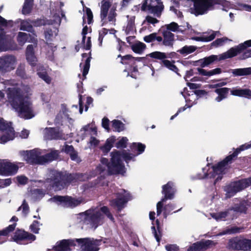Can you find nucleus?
Returning <instances> with one entry per match:
<instances>
[{"instance_id":"nucleus-56","label":"nucleus","mask_w":251,"mask_h":251,"mask_svg":"<svg viewBox=\"0 0 251 251\" xmlns=\"http://www.w3.org/2000/svg\"><path fill=\"white\" fill-rule=\"evenodd\" d=\"M167 30L168 31H172L176 32L178 30L179 26L178 24L175 22H172L170 24L166 25Z\"/></svg>"},{"instance_id":"nucleus-34","label":"nucleus","mask_w":251,"mask_h":251,"mask_svg":"<svg viewBox=\"0 0 251 251\" xmlns=\"http://www.w3.org/2000/svg\"><path fill=\"white\" fill-rule=\"evenodd\" d=\"M233 75L236 76H244L251 75V67L239 68L231 70Z\"/></svg>"},{"instance_id":"nucleus-45","label":"nucleus","mask_w":251,"mask_h":251,"mask_svg":"<svg viewBox=\"0 0 251 251\" xmlns=\"http://www.w3.org/2000/svg\"><path fill=\"white\" fill-rule=\"evenodd\" d=\"M16 225V223H14L12 225H9L7 227L3 229L2 230H0V236H7L10 232L14 230ZM3 242L4 241H0V244L3 243Z\"/></svg>"},{"instance_id":"nucleus-29","label":"nucleus","mask_w":251,"mask_h":251,"mask_svg":"<svg viewBox=\"0 0 251 251\" xmlns=\"http://www.w3.org/2000/svg\"><path fill=\"white\" fill-rule=\"evenodd\" d=\"M197 70L199 74L202 76H210L213 75H219L222 73V70L220 68H216L210 71H206L202 68H198Z\"/></svg>"},{"instance_id":"nucleus-43","label":"nucleus","mask_w":251,"mask_h":251,"mask_svg":"<svg viewBox=\"0 0 251 251\" xmlns=\"http://www.w3.org/2000/svg\"><path fill=\"white\" fill-rule=\"evenodd\" d=\"M197 49V48L193 46H185L181 49L177 50L181 54L185 55L194 52Z\"/></svg>"},{"instance_id":"nucleus-48","label":"nucleus","mask_w":251,"mask_h":251,"mask_svg":"<svg viewBox=\"0 0 251 251\" xmlns=\"http://www.w3.org/2000/svg\"><path fill=\"white\" fill-rule=\"evenodd\" d=\"M128 139L126 137H122L115 144V147L117 149H124L126 148L128 142Z\"/></svg>"},{"instance_id":"nucleus-64","label":"nucleus","mask_w":251,"mask_h":251,"mask_svg":"<svg viewBox=\"0 0 251 251\" xmlns=\"http://www.w3.org/2000/svg\"><path fill=\"white\" fill-rule=\"evenodd\" d=\"M16 179L21 185H24L28 182V178L25 176H18L16 177Z\"/></svg>"},{"instance_id":"nucleus-31","label":"nucleus","mask_w":251,"mask_h":251,"mask_svg":"<svg viewBox=\"0 0 251 251\" xmlns=\"http://www.w3.org/2000/svg\"><path fill=\"white\" fill-rule=\"evenodd\" d=\"M130 47L131 49L134 52L139 54H141L146 50L147 46L144 43L137 41L133 43Z\"/></svg>"},{"instance_id":"nucleus-40","label":"nucleus","mask_w":251,"mask_h":251,"mask_svg":"<svg viewBox=\"0 0 251 251\" xmlns=\"http://www.w3.org/2000/svg\"><path fill=\"white\" fill-rule=\"evenodd\" d=\"M219 32V31H213L212 34H211L208 36H206L204 35L200 36V37H195L194 39L197 41H201V42H209L214 40L216 37V33Z\"/></svg>"},{"instance_id":"nucleus-8","label":"nucleus","mask_w":251,"mask_h":251,"mask_svg":"<svg viewBox=\"0 0 251 251\" xmlns=\"http://www.w3.org/2000/svg\"><path fill=\"white\" fill-rule=\"evenodd\" d=\"M176 55V53L175 52H171L166 54L165 52L158 51L152 52L147 55V56L160 60V64L162 66L165 67L169 70L176 73L177 75H179L178 73L179 70L174 64L175 61L172 60V61H170V60L166 59L167 58H172L175 57Z\"/></svg>"},{"instance_id":"nucleus-17","label":"nucleus","mask_w":251,"mask_h":251,"mask_svg":"<svg viewBox=\"0 0 251 251\" xmlns=\"http://www.w3.org/2000/svg\"><path fill=\"white\" fill-rule=\"evenodd\" d=\"M213 241L210 240H201L193 243L187 249V251H205L211 247L215 246Z\"/></svg>"},{"instance_id":"nucleus-20","label":"nucleus","mask_w":251,"mask_h":251,"mask_svg":"<svg viewBox=\"0 0 251 251\" xmlns=\"http://www.w3.org/2000/svg\"><path fill=\"white\" fill-rule=\"evenodd\" d=\"M13 239L17 243L24 240L33 241L36 239V236L24 230H17L14 233Z\"/></svg>"},{"instance_id":"nucleus-55","label":"nucleus","mask_w":251,"mask_h":251,"mask_svg":"<svg viewBox=\"0 0 251 251\" xmlns=\"http://www.w3.org/2000/svg\"><path fill=\"white\" fill-rule=\"evenodd\" d=\"M45 38L47 41H51L53 36V31L50 28H47L44 31Z\"/></svg>"},{"instance_id":"nucleus-4","label":"nucleus","mask_w":251,"mask_h":251,"mask_svg":"<svg viewBox=\"0 0 251 251\" xmlns=\"http://www.w3.org/2000/svg\"><path fill=\"white\" fill-rule=\"evenodd\" d=\"M111 163L108 165V172L110 175L124 174L125 173V167L123 163L121 158L126 162L131 160L135 157V155L123 151L122 153L119 151L111 152Z\"/></svg>"},{"instance_id":"nucleus-7","label":"nucleus","mask_w":251,"mask_h":251,"mask_svg":"<svg viewBox=\"0 0 251 251\" xmlns=\"http://www.w3.org/2000/svg\"><path fill=\"white\" fill-rule=\"evenodd\" d=\"M193 6L190 8L191 13L195 16L202 15L215 9L217 4H220V0H191Z\"/></svg>"},{"instance_id":"nucleus-44","label":"nucleus","mask_w":251,"mask_h":251,"mask_svg":"<svg viewBox=\"0 0 251 251\" xmlns=\"http://www.w3.org/2000/svg\"><path fill=\"white\" fill-rule=\"evenodd\" d=\"M37 74L38 76L47 84H50L51 83V78L49 75L47 71L45 69H43L40 71H38Z\"/></svg>"},{"instance_id":"nucleus-22","label":"nucleus","mask_w":251,"mask_h":251,"mask_svg":"<svg viewBox=\"0 0 251 251\" xmlns=\"http://www.w3.org/2000/svg\"><path fill=\"white\" fill-rule=\"evenodd\" d=\"M40 156L38 154L37 151L34 150H30L26 151V153L24 155V159L30 165L39 164Z\"/></svg>"},{"instance_id":"nucleus-38","label":"nucleus","mask_w":251,"mask_h":251,"mask_svg":"<svg viewBox=\"0 0 251 251\" xmlns=\"http://www.w3.org/2000/svg\"><path fill=\"white\" fill-rule=\"evenodd\" d=\"M112 127L113 131L120 132L124 130L125 124L120 120H114L112 121Z\"/></svg>"},{"instance_id":"nucleus-1","label":"nucleus","mask_w":251,"mask_h":251,"mask_svg":"<svg viewBox=\"0 0 251 251\" xmlns=\"http://www.w3.org/2000/svg\"><path fill=\"white\" fill-rule=\"evenodd\" d=\"M7 97L9 103L21 117L30 119L34 116L31 102L20 88H8Z\"/></svg>"},{"instance_id":"nucleus-54","label":"nucleus","mask_w":251,"mask_h":251,"mask_svg":"<svg viewBox=\"0 0 251 251\" xmlns=\"http://www.w3.org/2000/svg\"><path fill=\"white\" fill-rule=\"evenodd\" d=\"M233 186L236 189L235 191L238 192L246 188L242 179L234 182L233 183Z\"/></svg>"},{"instance_id":"nucleus-51","label":"nucleus","mask_w":251,"mask_h":251,"mask_svg":"<svg viewBox=\"0 0 251 251\" xmlns=\"http://www.w3.org/2000/svg\"><path fill=\"white\" fill-rule=\"evenodd\" d=\"M116 10V7L113 5L112 7L110 9L108 16V19L109 22H115L116 21V17L117 16Z\"/></svg>"},{"instance_id":"nucleus-9","label":"nucleus","mask_w":251,"mask_h":251,"mask_svg":"<svg viewBox=\"0 0 251 251\" xmlns=\"http://www.w3.org/2000/svg\"><path fill=\"white\" fill-rule=\"evenodd\" d=\"M116 198L109 201L110 205L117 208L118 212L121 211L126 205L128 201L131 199V195L125 189L121 191L114 193Z\"/></svg>"},{"instance_id":"nucleus-46","label":"nucleus","mask_w":251,"mask_h":251,"mask_svg":"<svg viewBox=\"0 0 251 251\" xmlns=\"http://www.w3.org/2000/svg\"><path fill=\"white\" fill-rule=\"evenodd\" d=\"M30 22L32 24L33 26H34L35 27H40L48 24V20L44 17L31 20Z\"/></svg>"},{"instance_id":"nucleus-52","label":"nucleus","mask_w":251,"mask_h":251,"mask_svg":"<svg viewBox=\"0 0 251 251\" xmlns=\"http://www.w3.org/2000/svg\"><path fill=\"white\" fill-rule=\"evenodd\" d=\"M248 41H251V40H249ZM249 47H251V46L247 47L242 51L241 53H242V54L239 56V59L245 60L248 58L251 57V49H247Z\"/></svg>"},{"instance_id":"nucleus-21","label":"nucleus","mask_w":251,"mask_h":251,"mask_svg":"<svg viewBox=\"0 0 251 251\" xmlns=\"http://www.w3.org/2000/svg\"><path fill=\"white\" fill-rule=\"evenodd\" d=\"M62 133L59 131V128L56 127H46L44 137L49 140H58L62 139Z\"/></svg>"},{"instance_id":"nucleus-33","label":"nucleus","mask_w":251,"mask_h":251,"mask_svg":"<svg viewBox=\"0 0 251 251\" xmlns=\"http://www.w3.org/2000/svg\"><path fill=\"white\" fill-rule=\"evenodd\" d=\"M62 151L66 153L69 154L72 160H75L78 156L77 152L75 150L72 145H66L62 149Z\"/></svg>"},{"instance_id":"nucleus-27","label":"nucleus","mask_w":251,"mask_h":251,"mask_svg":"<svg viewBox=\"0 0 251 251\" xmlns=\"http://www.w3.org/2000/svg\"><path fill=\"white\" fill-rule=\"evenodd\" d=\"M231 95L251 99V90L249 89H233L230 91Z\"/></svg>"},{"instance_id":"nucleus-49","label":"nucleus","mask_w":251,"mask_h":251,"mask_svg":"<svg viewBox=\"0 0 251 251\" xmlns=\"http://www.w3.org/2000/svg\"><path fill=\"white\" fill-rule=\"evenodd\" d=\"M175 205L171 203L166 204L164 207L163 216L164 218H166L171 211L175 209Z\"/></svg>"},{"instance_id":"nucleus-32","label":"nucleus","mask_w":251,"mask_h":251,"mask_svg":"<svg viewBox=\"0 0 251 251\" xmlns=\"http://www.w3.org/2000/svg\"><path fill=\"white\" fill-rule=\"evenodd\" d=\"M20 29L21 30L26 31L31 33L33 35L35 34V31L33 27L32 24L27 20H22L20 23Z\"/></svg>"},{"instance_id":"nucleus-47","label":"nucleus","mask_w":251,"mask_h":251,"mask_svg":"<svg viewBox=\"0 0 251 251\" xmlns=\"http://www.w3.org/2000/svg\"><path fill=\"white\" fill-rule=\"evenodd\" d=\"M28 39V34L25 32H19L18 34L17 40L19 44L23 46Z\"/></svg>"},{"instance_id":"nucleus-2","label":"nucleus","mask_w":251,"mask_h":251,"mask_svg":"<svg viewBox=\"0 0 251 251\" xmlns=\"http://www.w3.org/2000/svg\"><path fill=\"white\" fill-rule=\"evenodd\" d=\"M251 46V40L246 41L243 43L239 44L238 45L231 48L227 51L224 52L219 55H211L209 56L205 57L202 59H199L197 61L199 63L201 68L209 66L213 64L215 62L221 60H225L228 58H231L240 54L247 47Z\"/></svg>"},{"instance_id":"nucleus-50","label":"nucleus","mask_w":251,"mask_h":251,"mask_svg":"<svg viewBox=\"0 0 251 251\" xmlns=\"http://www.w3.org/2000/svg\"><path fill=\"white\" fill-rule=\"evenodd\" d=\"M91 57H88L85 60L84 65H83V71H82V75L83 77H85L86 75H87L89 72V70L90 66V61H91Z\"/></svg>"},{"instance_id":"nucleus-35","label":"nucleus","mask_w":251,"mask_h":251,"mask_svg":"<svg viewBox=\"0 0 251 251\" xmlns=\"http://www.w3.org/2000/svg\"><path fill=\"white\" fill-rule=\"evenodd\" d=\"M10 36L5 31L0 32V52L4 50L8 43Z\"/></svg>"},{"instance_id":"nucleus-12","label":"nucleus","mask_w":251,"mask_h":251,"mask_svg":"<svg viewBox=\"0 0 251 251\" xmlns=\"http://www.w3.org/2000/svg\"><path fill=\"white\" fill-rule=\"evenodd\" d=\"M75 241L80 246L82 251H99L102 240L85 238L76 239Z\"/></svg>"},{"instance_id":"nucleus-15","label":"nucleus","mask_w":251,"mask_h":251,"mask_svg":"<svg viewBox=\"0 0 251 251\" xmlns=\"http://www.w3.org/2000/svg\"><path fill=\"white\" fill-rule=\"evenodd\" d=\"M19 170V166L14 163L3 159L0 162V175L11 176L15 175Z\"/></svg>"},{"instance_id":"nucleus-5","label":"nucleus","mask_w":251,"mask_h":251,"mask_svg":"<svg viewBox=\"0 0 251 251\" xmlns=\"http://www.w3.org/2000/svg\"><path fill=\"white\" fill-rule=\"evenodd\" d=\"M101 212L104 214L111 221L114 222V218L110 212L108 207L103 206L100 208V211L96 210L92 208L85 211L84 212L85 215L84 222L90 225L95 228H97L99 225H102L103 223L104 216Z\"/></svg>"},{"instance_id":"nucleus-30","label":"nucleus","mask_w":251,"mask_h":251,"mask_svg":"<svg viewBox=\"0 0 251 251\" xmlns=\"http://www.w3.org/2000/svg\"><path fill=\"white\" fill-rule=\"evenodd\" d=\"M155 224L156 226V229L154 226H152L151 228L152 233L153 234V235L157 242L159 243L162 237V229L160 226V222L158 219L156 220Z\"/></svg>"},{"instance_id":"nucleus-53","label":"nucleus","mask_w":251,"mask_h":251,"mask_svg":"<svg viewBox=\"0 0 251 251\" xmlns=\"http://www.w3.org/2000/svg\"><path fill=\"white\" fill-rule=\"evenodd\" d=\"M133 56L130 54H127L122 57L121 63L124 65H127L130 63L132 64Z\"/></svg>"},{"instance_id":"nucleus-37","label":"nucleus","mask_w":251,"mask_h":251,"mask_svg":"<svg viewBox=\"0 0 251 251\" xmlns=\"http://www.w3.org/2000/svg\"><path fill=\"white\" fill-rule=\"evenodd\" d=\"M33 0H25L22 8V13L27 15L31 12L33 7Z\"/></svg>"},{"instance_id":"nucleus-13","label":"nucleus","mask_w":251,"mask_h":251,"mask_svg":"<svg viewBox=\"0 0 251 251\" xmlns=\"http://www.w3.org/2000/svg\"><path fill=\"white\" fill-rule=\"evenodd\" d=\"M52 199L55 202H59L64 206L74 208L80 205L83 202V199L73 198L69 196H54Z\"/></svg>"},{"instance_id":"nucleus-26","label":"nucleus","mask_w":251,"mask_h":251,"mask_svg":"<svg viewBox=\"0 0 251 251\" xmlns=\"http://www.w3.org/2000/svg\"><path fill=\"white\" fill-rule=\"evenodd\" d=\"M231 90L230 88L227 87L215 89L214 92L218 95V96L215 98V100L217 102H220L223 100L226 99L228 97L229 92Z\"/></svg>"},{"instance_id":"nucleus-59","label":"nucleus","mask_w":251,"mask_h":251,"mask_svg":"<svg viewBox=\"0 0 251 251\" xmlns=\"http://www.w3.org/2000/svg\"><path fill=\"white\" fill-rule=\"evenodd\" d=\"M16 74L21 77L25 78L26 73L24 67L21 65L19 66L16 70Z\"/></svg>"},{"instance_id":"nucleus-11","label":"nucleus","mask_w":251,"mask_h":251,"mask_svg":"<svg viewBox=\"0 0 251 251\" xmlns=\"http://www.w3.org/2000/svg\"><path fill=\"white\" fill-rule=\"evenodd\" d=\"M226 248L229 251H249L251 250V240L234 237L229 240Z\"/></svg>"},{"instance_id":"nucleus-3","label":"nucleus","mask_w":251,"mask_h":251,"mask_svg":"<svg viewBox=\"0 0 251 251\" xmlns=\"http://www.w3.org/2000/svg\"><path fill=\"white\" fill-rule=\"evenodd\" d=\"M75 179L73 174L52 170L50 173V177L45 180V183L49 184L47 187L49 190H61L68 187Z\"/></svg>"},{"instance_id":"nucleus-42","label":"nucleus","mask_w":251,"mask_h":251,"mask_svg":"<svg viewBox=\"0 0 251 251\" xmlns=\"http://www.w3.org/2000/svg\"><path fill=\"white\" fill-rule=\"evenodd\" d=\"M229 210L222 211L218 213H213L212 217L216 221H225L226 218L228 216Z\"/></svg>"},{"instance_id":"nucleus-58","label":"nucleus","mask_w":251,"mask_h":251,"mask_svg":"<svg viewBox=\"0 0 251 251\" xmlns=\"http://www.w3.org/2000/svg\"><path fill=\"white\" fill-rule=\"evenodd\" d=\"M21 209H22V212L25 215L27 214L29 212V207L25 200L23 201L22 205L19 207L18 211H19Z\"/></svg>"},{"instance_id":"nucleus-25","label":"nucleus","mask_w":251,"mask_h":251,"mask_svg":"<svg viewBox=\"0 0 251 251\" xmlns=\"http://www.w3.org/2000/svg\"><path fill=\"white\" fill-rule=\"evenodd\" d=\"M163 37V41L162 45L166 47L173 48L175 41V35L171 31L168 30H164L162 32Z\"/></svg>"},{"instance_id":"nucleus-10","label":"nucleus","mask_w":251,"mask_h":251,"mask_svg":"<svg viewBox=\"0 0 251 251\" xmlns=\"http://www.w3.org/2000/svg\"><path fill=\"white\" fill-rule=\"evenodd\" d=\"M143 0L141 7L142 11L148 10L150 13L153 14L157 17H160L164 6L161 0Z\"/></svg>"},{"instance_id":"nucleus-16","label":"nucleus","mask_w":251,"mask_h":251,"mask_svg":"<svg viewBox=\"0 0 251 251\" xmlns=\"http://www.w3.org/2000/svg\"><path fill=\"white\" fill-rule=\"evenodd\" d=\"M15 58L12 55H7L0 57V72L6 73L14 69Z\"/></svg>"},{"instance_id":"nucleus-19","label":"nucleus","mask_w":251,"mask_h":251,"mask_svg":"<svg viewBox=\"0 0 251 251\" xmlns=\"http://www.w3.org/2000/svg\"><path fill=\"white\" fill-rule=\"evenodd\" d=\"M176 190L174 184L172 181H169L167 184L162 186V193L164 197L162 199L163 201L174 199Z\"/></svg>"},{"instance_id":"nucleus-23","label":"nucleus","mask_w":251,"mask_h":251,"mask_svg":"<svg viewBox=\"0 0 251 251\" xmlns=\"http://www.w3.org/2000/svg\"><path fill=\"white\" fill-rule=\"evenodd\" d=\"M100 17L102 22L101 26H103L107 22L106 19L107 16L108 10L111 6L110 0H102L101 1Z\"/></svg>"},{"instance_id":"nucleus-28","label":"nucleus","mask_w":251,"mask_h":251,"mask_svg":"<svg viewBox=\"0 0 251 251\" xmlns=\"http://www.w3.org/2000/svg\"><path fill=\"white\" fill-rule=\"evenodd\" d=\"M116 140V137L115 136H111L106 140L105 143L100 147V149L103 153H108L113 147V144L115 142Z\"/></svg>"},{"instance_id":"nucleus-14","label":"nucleus","mask_w":251,"mask_h":251,"mask_svg":"<svg viewBox=\"0 0 251 251\" xmlns=\"http://www.w3.org/2000/svg\"><path fill=\"white\" fill-rule=\"evenodd\" d=\"M0 130L6 131L5 134L0 137V143L4 144L15 138V131L13 127L6 123L2 118H0Z\"/></svg>"},{"instance_id":"nucleus-6","label":"nucleus","mask_w":251,"mask_h":251,"mask_svg":"<svg viewBox=\"0 0 251 251\" xmlns=\"http://www.w3.org/2000/svg\"><path fill=\"white\" fill-rule=\"evenodd\" d=\"M251 147V144H245L235 149L232 154L227 156L224 160L213 166L212 169L214 173L219 175L225 174V170L227 169V166L231 164L233 161L236 159L238 154L241 151L247 150Z\"/></svg>"},{"instance_id":"nucleus-57","label":"nucleus","mask_w":251,"mask_h":251,"mask_svg":"<svg viewBox=\"0 0 251 251\" xmlns=\"http://www.w3.org/2000/svg\"><path fill=\"white\" fill-rule=\"evenodd\" d=\"M85 10L87 18V23L90 25L93 22V14L90 8L85 7Z\"/></svg>"},{"instance_id":"nucleus-63","label":"nucleus","mask_w":251,"mask_h":251,"mask_svg":"<svg viewBox=\"0 0 251 251\" xmlns=\"http://www.w3.org/2000/svg\"><path fill=\"white\" fill-rule=\"evenodd\" d=\"M227 40L226 37L218 38L212 43V45L215 47L222 46L224 43Z\"/></svg>"},{"instance_id":"nucleus-61","label":"nucleus","mask_w":251,"mask_h":251,"mask_svg":"<svg viewBox=\"0 0 251 251\" xmlns=\"http://www.w3.org/2000/svg\"><path fill=\"white\" fill-rule=\"evenodd\" d=\"M40 162L39 164H43L45 163L50 162L52 161L51 159L49 153H47L44 155L40 156Z\"/></svg>"},{"instance_id":"nucleus-60","label":"nucleus","mask_w":251,"mask_h":251,"mask_svg":"<svg viewBox=\"0 0 251 251\" xmlns=\"http://www.w3.org/2000/svg\"><path fill=\"white\" fill-rule=\"evenodd\" d=\"M39 222L37 221H34L32 224L30 226V228L33 233L37 234L39 232L40 228H39Z\"/></svg>"},{"instance_id":"nucleus-39","label":"nucleus","mask_w":251,"mask_h":251,"mask_svg":"<svg viewBox=\"0 0 251 251\" xmlns=\"http://www.w3.org/2000/svg\"><path fill=\"white\" fill-rule=\"evenodd\" d=\"M132 151H137V155L142 153L146 148V146L141 143H133L130 146Z\"/></svg>"},{"instance_id":"nucleus-36","label":"nucleus","mask_w":251,"mask_h":251,"mask_svg":"<svg viewBox=\"0 0 251 251\" xmlns=\"http://www.w3.org/2000/svg\"><path fill=\"white\" fill-rule=\"evenodd\" d=\"M247 206V201H241L239 204H235L234 207H233V210L237 212L246 213L248 210Z\"/></svg>"},{"instance_id":"nucleus-62","label":"nucleus","mask_w":251,"mask_h":251,"mask_svg":"<svg viewBox=\"0 0 251 251\" xmlns=\"http://www.w3.org/2000/svg\"><path fill=\"white\" fill-rule=\"evenodd\" d=\"M40 162L39 164H43L45 163L50 162L52 161L51 159L49 153H47L44 155L40 156Z\"/></svg>"},{"instance_id":"nucleus-24","label":"nucleus","mask_w":251,"mask_h":251,"mask_svg":"<svg viewBox=\"0 0 251 251\" xmlns=\"http://www.w3.org/2000/svg\"><path fill=\"white\" fill-rule=\"evenodd\" d=\"M26 59L28 63L32 66L34 67L36 65L37 58L35 55L33 46L31 44L28 45L25 51Z\"/></svg>"},{"instance_id":"nucleus-41","label":"nucleus","mask_w":251,"mask_h":251,"mask_svg":"<svg viewBox=\"0 0 251 251\" xmlns=\"http://www.w3.org/2000/svg\"><path fill=\"white\" fill-rule=\"evenodd\" d=\"M45 196V193L42 189H34L31 190V196L35 200H40Z\"/></svg>"},{"instance_id":"nucleus-18","label":"nucleus","mask_w":251,"mask_h":251,"mask_svg":"<svg viewBox=\"0 0 251 251\" xmlns=\"http://www.w3.org/2000/svg\"><path fill=\"white\" fill-rule=\"evenodd\" d=\"M75 242L71 239H63L57 242L56 245L54 246L52 250L53 251H71V247H74L76 245ZM47 251H51L50 249H48Z\"/></svg>"}]
</instances>
